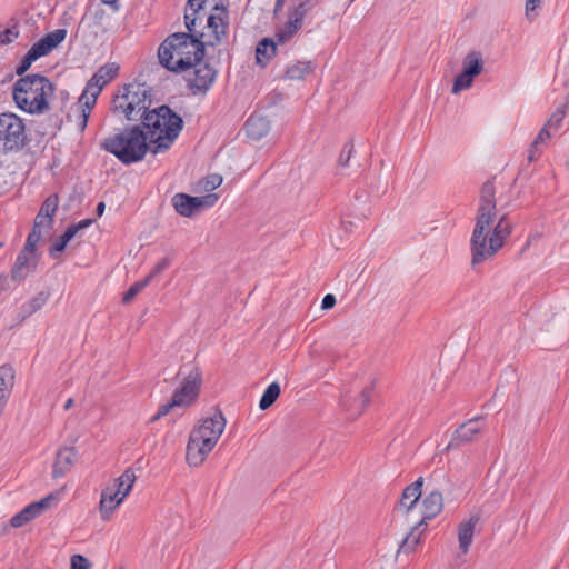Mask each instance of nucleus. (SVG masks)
<instances>
[{
    "mask_svg": "<svg viewBox=\"0 0 569 569\" xmlns=\"http://www.w3.org/2000/svg\"><path fill=\"white\" fill-rule=\"evenodd\" d=\"M204 34L176 32L158 50L159 62L169 71L180 73L200 62L204 57Z\"/></svg>",
    "mask_w": 569,
    "mask_h": 569,
    "instance_id": "f257e3e1",
    "label": "nucleus"
},
{
    "mask_svg": "<svg viewBox=\"0 0 569 569\" xmlns=\"http://www.w3.org/2000/svg\"><path fill=\"white\" fill-rule=\"evenodd\" d=\"M141 124L153 144V154L167 151L183 129L182 118L167 104L147 112Z\"/></svg>",
    "mask_w": 569,
    "mask_h": 569,
    "instance_id": "f03ea898",
    "label": "nucleus"
},
{
    "mask_svg": "<svg viewBox=\"0 0 569 569\" xmlns=\"http://www.w3.org/2000/svg\"><path fill=\"white\" fill-rule=\"evenodd\" d=\"M142 124H133L104 138L100 141L101 150L113 154L123 164H131L141 161L150 150Z\"/></svg>",
    "mask_w": 569,
    "mask_h": 569,
    "instance_id": "7ed1b4c3",
    "label": "nucleus"
},
{
    "mask_svg": "<svg viewBox=\"0 0 569 569\" xmlns=\"http://www.w3.org/2000/svg\"><path fill=\"white\" fill-rule=\"evenodd\" d=\"M226 428V418L221 410L212 417L204 418L194 427L189 436L186 460L190 467H199L212 451Z\"/></svg>",
    "mask_w": 569,
    "mask_h": 569,
    "instance_id": "20e7f679",
    "label": "nucleus"
},
{
    "mask_svg": "<svg viewBox=\"0 0 569 569\" xmlns=\"http://www.w3.org/2000/svg\"><path fill=\"white\" fill-rule=\"evenodd\" d=\"M54 84L39 73L19 78L13 84L12 96L19 109L30 114H41L49 109L48 99L53 96Z\"/></svg>",
    "mask_w": 569,
    "mask_h": 569,
    "instance_id": "39448f33",
    "label": "nucleus"
},
{
    "mask_svg": "<svg viewBox=\"0 0 569 569\" xmlns=\"http://www.w3.org/2000/svg\"><path fill=\"white\" fill-rule=\"evenodd\" d=\"M496 218L488 219L487 224L483 223L480 234L477 232V223L475 224L470 239L471 247V264H480L492 258L503 247L505 240L512 232V223L508 214H502L497 224L492 228Z\"/></svg>",
    "mask_w": 569,
    "mask_h": 569,
    "instance_id": "423d86ee",
    "label": "nucleus"
},
{
    "mask_svg": "<svg viewBox=\"0 0 569 569\" xmlns=\"http://www.w3.org/2000/svg\"><path fill=\"white\" fill-rule=\"evenodd\" d=\"M152 88L147 83L133 81L121 86L111 101L113 114L128 121L143 123V117L151 111Z\"/></svg>",
    "mask_w": 569,
    "mask_h": 569,
    "instance_id": "0eeeda50",
    "label": "nucleus"
},
{
    "mask_svg": "<svg viewBox=\"0 0 569 569\" xmlns=\"http://www.w3.org/2000/svg\"><path fill=\"white\" fill-rule=\"evenodd\" d=\"M27 134L24 123L14 113L0 114V153L17 151L24 147Z\"/></svg>",
    "mask_w": 569,
    "mask_h": 569,
    "instance_id": "6e6552de",
    "label": "nucleus"
},
{
    "mask_svg": "<svg viewBox=\"0 0 569 569\" xmlns=\"http://www.w3.org/2000/svg\"><path fill=\"white\" fill-rule=\"evenodd\" d=\"M218 201V194L209 193L203 197H193L187 193H176L172 199V206L176 212L182 217L191 218L204 208H210Z\"/></svg>",
    "mask_w": 569,
    "mask_h": 569,
    "instance_id": "1a4fd4ad",
    "label": "nucleus"
},
{
    "mask_svg": "<svg viewBox=\"0 0 569 569\" xmlns=\"http://www.w3.org/2000/svg\"><path fill=\"white\" fill-rule=\"evenodd\" d=\"M483 59L479 51H470L462 60V71L455 78L452 93L469 89L477 76L483 71Z\"/></svg>",
    "mask_w": 569,
    "mask_h": 569,
    "instance_id": "9d476101",
    "label": "nucleus"
},
{
    "mask_svg": "<svg viewBox=\"0 0 569 569\" xmlns=\"http://www.w3.org/2000/svg\"><path fill=\"white\" fill-rule=\"evenodd\" d=\"M217 3V0H188L184 24L188 32L196 34H203V22L207 23V17L210 16V4Z\"/></svg>",
    "mask_w": 569,
    "mask_h": 569,
    "instance_id": "9b49d317",
    "label": "nucleus"
},
{
    "mask_svg": "<svg viewBox=\"0 0 569 569\" xmlns=\"http://www.w3.org/2000/svg\"><path fill=\"white\" fill-rule=\"evenodd\" d=\"M496 189L492 180H487L480 189V202L477 210L476 222L477 232L480 234L483 223L487 224L488 219L496 218L497 202Z\"/></svg>",
    "mask_w": 569,
    "mask_h": 569,
    "instance_id": "f8f14e48",
    "label": "nucleus"
},
{
    "mask_svg": "<svg viewBox=\"0 0 569 569\" xmlns=\"http://www.w3.org/2000/svg\"><path fill=\"white\" fill-rule=\"evenodd\" d=\"M201 388V373L194 368L183 379L182 385L174 391L172 398L179 401V407H189L196 401Z\"/></svg>",
    "mask_w": 569,
    "mask_h": 569,
    "instance_id": "ddd939ff",
    "label": "nucleus"
},
{
    "mask_svg": "<svg viewBox=\"0 0 569 569\" xmlns=\"http://www.w3.org/2000/svg\"><path fill=\"white\" fill-rule=\"evenodd\" d=\"M103 86L98 81H94V78H90L87 82L86 88L82 94L79 98V104L81 109L80 121L78 122V128L80 131H83L88 124V120L91 114V110L96 106L97 99L101 93Z\"/></svg>",
    "mask_w": 569,
    "mask_h": 569,
    "instance_id": "4468645a",
    "label": "nucleus"
},
{
    "mask_svg": "<svg viewBox=\"0 0 569 569\" xmlns=\"http://www.w3.org/2000/svg\"><path fill=\"white\" fill-rule=\"evenodd\" d=\"M192 68H194L193 78L188 79V88L193 93H206L213 84L217 71L202 60Z\"/></svg>",
    "mask_w": 569,
    "mask_h": 569,
    "instance_id": "2eb2a0df",
    "label": "nucleus"
},
{
    "mask_svg": "<svg viewBox=\"0 0 569 569\" xmlns=\"http://www.w3.org/2000/svg\"><path fill=\"white\" fill-rule=\"evenodd\" d=\"M482 419L480 417L472 418L467 422L461 423L452 433L451 440L449 441L446 450H451L460 447L461 445L471 442L481 429Z\"/></svg>",
    "mask_w": 569,
    "mask_h": 569,
    "instance_id": "dca6fc26",
    "label": "nucleus"
},
{
    "mask_svg": "<svg viewBox=\"0 0 569 569\" xmlns=\"http://www.w3.org/2000/svg\"><path fill=\"white\" fill-rule=\"evenodd\" d=\"M210 8L218 11L217 13H210L207 17V27L211 30L213 41H209L207 44L214 46L221 41L222 36H226L228 28V12L223 6H219V3L210 4Z\"/></svg>",
    "mask_w": 569,
    "mask_h": 569,
    "instance_id": "f3484780",
    "label": "nucleus"
},
{
    "mask_svg": "<svg viewBox=\"0 0 569 569\" xmlns=\"http://www.w3.org/2000/svg\"><path fill=\"white\" fill-rule=\"evenodd\" d=\"M77 459V451L72 447H63L58 450L53 463L52 477L60 478L71 470Z\"/></svg>",
    "mask_w": 569,
    "mask_h": 569,
    "instance_id": "a211bd4d",
    "label": "nucleus"
},
{
    "mask_svg": "<svg viewBox=\"0 0 569 569\" xmlns=\"http://www.w3.org/2000/svg\"><path fill=\"white\" fill-rule=\"evenodd\" d=\"M443 508L442 492L433 490L422 500V518L420 525L427 526V521L437 517Z\"/></svg>",
    "mask_w": 569,
    "mask_h": 569,
    "instance_id": "6ab92c4d",
    "label": "nucleus"
},
{
    "mask_svg": "<svg viewBox=\"0 0 569 569\" xmlns=\"http://www.w3.org/2000/svg\"><path fill=\"white\" fill-rule=\"evenodd\" d=\"M119 492L116 491V486H108L101 492L99 510L101 518L108 520L116 508L123 501Z\"/></svg>",
    "mask_w": 569,
    "mask_h": 569,
    "instance_id": "aec40b11",
    "label": "nucleus"
},
{
    "mask_svg": "<svg viewBox=\"0 0 569 569\" xmlns=\"http://www.w3.org/2000/svg\"><path fill=\"white\" fill-rule=\"evenodd\" d=\"M373 389L375 382L372 381L369 386L361 390L359 398L353 399L351 402L350 398L345 396L342 398L341 405L347 411H350L353 418H356L362 413L367 405L370 402L373 395Z\"/></svg>",
    "mask_w": 569,
    "mask_h": 569,
    "instance_id": "412c9836",
    "label": "nucleus"
},
{
    "mask_svg": "<svg viewBox=\"0 0 569 569\" xmlns=\"http://www.w3.org/2000/svg\"><path fill=\"white\" fill-rule=\"evenodd\" d=\"M247 136L256 141L261 140L270 131V121L259 114H251L244 123Z\"/></svg>",
    "mask_w": 569,
    "mask_h": 569,
    "instance_id": "4be33fe9",
    "label": "nucleus"
},
{
    "mask_svg": "<svg viewBox=\"0 0 569 569\" xmlns=\"http://www.w3.org/2000/svg\"><path fill=\"white\" fill-rule=\"evenodd\" d=\"M67 37L66 29H56L47 33L40 40L32 44V47L39 52L41 57L49 54L54 48H57Z\"/></svg>",
    "mask_w": 569,
    "mask_h": 569,
    "instance_id": "5701e85b",
    "label": "nucleus"
},
{
    "mask_svg": "<svg viewBox=\"0 0 569 569\" xmlns=\"http://www.w3.org/2000/svg\"><path fill=\"white\" fill-rule=\"evenodd\" d=\"M479 516H472L468 520L461 522L458 528V541L461 552L467 553L473 539L476 525Z\"/></svg>",
    "mask_w": 569,
    "mask_h": 569,
    "instance_id": "b1692460",
    "label": "nucleus"
},
{
    "mask_svg": "<svg viewBox=\"0 0 569 569\" xmlns=\"http://www.w3.org/2000/svg\"><path fill=\"white\" fill-rule=\"evenodd\" d=\"M422 485L423 478L419 477L415 482L410 483L403 489L399 500V506L401 509H405L408 512L415 507L421 497Z\"/></svg>",
    "mask_w": 569,
    "mask_h": 569,
    "instance_id": "393cba45",
    "label": "nucleus"
},
{
    "mask_svg": "<svg viewBox=\"0 0 569 569\" xmlns=\"http://www.w3.org/2000/svg\"><path fill=\"white\" fill-rule=\"evenodd\" d=\"M59 500L58 493H50L39 501L32 502L24 508V513H28L31 519L39 517L42 512L56 506Z\"/></svg>",
    "mask_w": 569,
    "mask_h": 569,
    "instance_id": "a878e982",
    "label": "nucleus"
},
{
    "mask_svg": "<svg viewBox=\"0 0 569 569\" xmlns=\"http://www.w3.org/2000/svg\"><path fill=\"white\" fill-rule=\"evenodd\" d=\"M277 44L271 38H263L258 42L256 48L257 63L264 67L270 59L276 54Z\"/></svg>",
    "mask_w": 569,
    "mask_h": 569,
    "instance_id": "bb28decb",
    "label": "nucleus"
},
{
    "mask_svg": "<svg viewBox=\"0 0 569 569\" xmlns=\"http://www.w3.org/2000/svg\"><path fill=\"white\" fill-rule=\"evenodd\" d=\"M423 525H420V521L415 525L410 532H408L406 535V537L403 538L402 542L400 543L399 546V549H398V553H410L412 551H415L417 545L420 542V537L422 535V531L423 530H420V528L422 527Z\"/></svg>",
    "mask_w": 569,
    "mask_h": 569,
    "instance_id": "cd10ccee",
    "label": "nucleus"
},
{
    "mask_svg": "<svg viewBox=\"0 0 569 569\" xmlns=\"http://www.w3.org/2000/svg\"><path fill=\"white\" fill-rule=\"evenodd\" d=\"M30 260H31V257L19 252V254L11 268L12 280L22 281L27 278V276L31 271Z\"/></svg>",
    "mask_w": 569,
    "mask_h": 569,
    "instance_id": "c85d7f7f",
    "label": "nucleus"
},
{
    "mask_svg": "<svg viewBox=\"0 0 569 569\" xmlns=\"http://www.w3.org/2000/svg\"><path fill=\"white\" fill-rule=\"evenodd\" d=\"M120 66L117 62H107L101 66L92 76L103 87L118 77Z\"/></svg>",
    "mask_w": 569,
    "mask_h": 569,
    "instance_id": "c756f323",
    "label": "nucleus"
},
{
    "mask_svg": "<svg viewBox=\"0 0 569 569\" xmlns=\"http://www.w3.org/2000/svg\"><path fill=\"white\" fill-rule=\"evenodd\" d=\"M302 27V22L298 19L293 18L292 16L288 14V21L284 23L282 28H280L276 32V38L278 42L284 43L289 39H291L298 30Z\"/></svg>",
    "mask_w": 569,
    "mask_h": 569,
    "instance_id": "7c9ffc66",
    "label": "nucleus"
},
{
    "mask_svg": "<svg viewBox=\"0 0 569 569\" xmlns=\"http://www.w3.org/2000/svg\"><path fill=\"white\" fill-rule=\"evenodd\" d=\"M136 479L134 471L129 468L114 480L112 486H116V491L126 498L130 493Z\"/></svg>",
    "mask_w": 569,
    "mask_h": 569,
    "instance_id": "2f4dec72",
    "label": "nucleus"
},
{
    "mask_svg": "<svg viewBox=\"0 0 569 569\" xmlns=\"http://www.w3.org/2000/svg\"><path fill=\"white\" fill-rule=\"evenodd\" d=\"M14 370L9 365H2L0 367V395L8 399L10 391L13 387Z\"/></svg>",
    "mask_w": 569,
    "mask_h": 569,
    "instance_id": "473e14b6",
    "label": "nucleus"
},
{
    "mask_svg": "<svg viewBox=\"0 0 569 569\" xmlns=\"http://www.w3.org/2000/svg\"><path fill=\"white\" fill-rule=\"evenodd\" d=\"M313 71L310 61H297L286 70V78L290 80H302L306 74Z\"/></svg>",
    "mask_w": 569,
    "mask_h": 569,
    "instance_id": "72a5a7b5",
    "label": "nucleus"
},
{
    "mask_svg": "<svg viewBox=\"0 0 569 569\" xmlns=\"http://www.w3.org/2000/svg\"><path fill=\"white\" fill-rule=\"evenodd\" d=\"M281 392L280 385L278 382L270 383L267 389L264 390L260 401H259V408L261 410H267L270 408L276 400L279 398Z\"/></svg>",
    "mask_w": 569,
    "mask_h": 569,
    "instance_id": "f704fd0d",
    "label": "nucleus"
},
{
    "mask_svg": "<svg viewBox=\"0 0 569 569\" xmlns=\"http://www.w3.org/2000/svg\"><path fill=\"white\" fill-rule=\"evenodd\" d=\"M318 4V0H298L288 14L303 22L305 17Z\"/></svg>",
    "mask_w": 569,
    "mask_h": 569,
    "instance_id": "c9c22d12",
    "label": "nucleus"
},
{
    "mask_svg": "<svg viewBox=\"0 0 569 569\" xmlns=\"http://www.w3.org/2000/svg\"><path fill=\"white\" fill-rule=\"evenodd\" d=\"M59 198L58 194H50L41 204L40 212L47 217V227L53 223V216L58 209Z\"/></svg>",
    "mask_w": 569,
    "mask_h": 569,
    "instance_id": "e433bc0d",
    "label": "nucleus"
},
{
    "mask_svg": "<svg viewBox=\"0 0 569 569\" xmlns=\"http://www.w3.org/2000/svg\"><path fill=\"white\" fill-rule=\"evenodd\" d=\"M41 58L39 52L31 46V48L28 50V52L23 56V58L20 60L16 68V73L18 76L24 77L23 74L30 69L31 64Z\"/></svg>",
    "mask_w": 569,
    "mask_h": 569,
    "instance_id": "4c0bfd02",
    "label": "nucleus"
},
{
    "mask_svg": "<svg viewBox=\"0 0 569 569\" xmlns=\"http://www.w3.org/2000/svg\"><path fill=\"white\" fill-rule=\"evenodd\" d=\"M550 131H549V128L547 126H545L540 132L538 133V136L536 137V139L532 141L531 146H530V150H529V156H528V159L529 161H535L539 154H540V151L538 150V146L540 143H543L546 140H548L550 138Z\"/></svg>",
    "mask_w": 569,
    "mask_h": 569,
    "instance_id": "58836bf2",
    "label": "nucleus"
},
{
    "mask_svg": "<svg viewBox=\"0 0 569 569\" xmlns=\"http://www.w3.org/2000/svg\"><path fill=\"white\" fill-rule=\"evenodd\" d=\"M48 298V292L40 291L36 297H33L23 306L24 312L29 316L37 312L46 305Z\"/></svg>",
    "mask_w": 569,
    "mask_h": 569,
    "instance_id": "ea45409f",
    "label": "nucleus"
},
{
    "mask_svg": "<svg viewBox=\"0 0 569 569\" xmlns=\"http://www.w3.org/2000/svg\"><path fill=\"white\" fill-rule=\"evenodd\" d=\"M73 237L72 231L67 228V230L60 236L59 240L49 249L50 256L57 258L59 253L66 250L69 241Z\"/></svg>",
    "mask_w": 569,
    "mask_h": 569,
    "instance_id": "a19ab883",
    "label": "nucleus"
},
{
    "mask_svg": "<svg viewBox=\"0 0 569 569\" xmlns=\"http://www.w3.org/2000/svg\"><path fill=\"white\" fill-rule=\"evenodd\" d=\"M149 283H150L149 279H147L146 277L142 280L132 283L129 287V289L124 292V295L122 297V302L123 303L131 302L134 299V297L138 293H140Z\"/></svg>",
    "mask_w": 569,
    "mask_h": 569,
    "instance_id": "79ce46f5",
    "label": "nucleus"
},
{
    "mask_svg": "<svg viewBox=\"0 0 569 569\" xmlns=\"http://www.w3.org/2000/svg\"><path fill=\"white\" fill-rule=\"evenodd\" d=\"M355 151L353 143L351 141L347 142L339 156L338 163L340 167L346 168L349 166V160Z\"/></svg>",
    "mask_w": 569,
    "mask_h": 569,
    "instance_id": "37998d69",
    "label": "nucleus"
},
{
    "mask_svg": "<svg viewBox=\"0 0 569 569\" xmlns=\"http://www.w3.org/2000/svg\"><path fill=\"white\" fill-rule=\"evenodd\" d=\"M19 36V31L17 26H12L11 28H7L4 30H0V43L9 44L13 42Z\"/></svg>",
    "mask_w": 569,
    "mask_h": 569,
    "instance_id": "c03bdc74",
    "label": "nucleus"
},
{
    "mask_svg": "<svg viewBox=\"0 0 569 569\" xmlns=\"http://www.w3.org/2000/svg\"><path fill=\"white\" fill-rule=\"evenodd\" d=\"M565 116V109L560 107L551 114L550 119L545 126H547L549 129L557 130L560 127Z\"/></svg>",
    "mask_w": 569,
    "mask_h": 569,
    "instance_id": "a18cd8bd",
    "label": "nucleus"
},
{
    "mask_svg": "<svg viewBox=\"0 0 569 569\" xmlns=\"http://www.w3.org/2000/svg\"><path fill=\"white\" fill-rule=\"evenodd\" d=\"M178 403H179V401L174 400L172 398L171 401H169L164 405H161L159 407L157 413L151 417L150 422H154V421L159 420L160 418L164 417L166 415H168L172 408L179 407Z\"/></svg>",
    "mask_w": 569,
    "mask_h": 569,
    "instance_id": "49530a36",
    "label": "nucleus"
},
{
    "mask_svg": "<svg viewBox=\"0 0 569 569\" xmlns=\"http://www.w3.org/2000/svg\"><path fill=\"white\" fill-rule=\"evenodd\" d=\"M170 264V259L164 257L162 258L153 268L152 270L149 272V274L146 276L147 279H149V282H151V280L157 277L158 274H160L164 269H167Z\"/></svg>",
    "mask_w": 569,
    "mask_h": 569,
    "instance_id": "de8ad7c7",
    "label": "nucleus"
},
{
    "mask_svg": "<svg viewBox=\"0 0 569 569\" xmlns=\"http://www.w3.org/2000/svg\"><path fill=\"white\" fill-rule=\"evenodd\" d=\"M91 563L82 555H73L71 557V569H90Z\"/></svg>",
    "mask_w": 569,
    "mask_h": 569,
    "instance_id": "09e8293b",
    "label": "nucleus"
},
{
    "mask_svg": "<svg viewBox=\"0 0 569 569\" xmlns=\"http://www.w3.org/2000/svg\"><path fill=\"white\" fill-rule=\"evenodd\" d=\"M31 520L32 519L30 518V516L28 513H24V508H23L20 512H18L10 519V523L12 527L19 528Z\"/></svg>",
    "mask_w": 569,
    "mask_h": 569,
    "instance_id": "8fccbe9b",
    "label": "nucleus"
},
{
    "mask_svg": "<svg viewBox=\"0 0 569 569\" xmlns=\"http://www.w3.org/2000/svg\"><path fill=\"white\" fill-rule=\"evenodd\" d=\"M222 183V177L219 174H211L206 179L204 189L212 191L220 187Z\"/></svg>",
    "mask_w": 569,
    "mask_h": 569,
    "instance_id": "3c124183",
    "label": "nucleus"
},
{
    "mask_svg": "<svg viewBox=\"0 0 569 569\" xmlns=\"http://www.w3.org/2000/svg\"><path fill=\"white\" fill-rule=\"evenodd\" d=\"M93 219H84L79 221L78 223H73L68 227L69 230L72 231V234L76 236L80 230H83L90 227L93 223Z\"/></svg>",
    "mask_w": 569,
    "mask_h": 569,
    "instance_id": "603ef678",
    "label": "nucleus"
},
{
    "mask_svg": "<svg viewBox=\"0 0 569 569\" xmlns=\"http://www.w3.org/2000/svg\"><path fill=\"white\" fill-rule=\"evenodd\" d=\"M335 305H336V297L331 293L326 295L321 301V308L323 310H329V309L333 308Z\"/></svg>",
    "mask_w": 569,
    "mask_h": 569,
    "instance_id": "864d4df0",
    "label": "nucleus"
},
{
    "mask_svg": "<svg viewBox=\"0 0 569 569\" xmlns=\"http://www.w3.org/2000/svg\"><path fill=\"white\" fill-rule=\"evenodd\" d=\"M37 243L26 240L23 249L20 251V253H24L26 256L33 257L36 251Z\"/></svg>",
    "mask_w": 569,
    "mask_h": 569,
    "instance_id": "5fc2aeb1",
    "label": "nucleus"
},
{
    "mask_svg": "<svg viewBox=\"0 0 569 569\" xmlns=\"http://www.w3.org/2000/svg\"><path fill=\"white\" fill-rule=\"evenodd\" d=\"M41 230L38 228H33L27 237V240L38 243L41 240Z\"/></svg>",
    "mask_w": 569,
    "mask_h": 569,
    "instance_id": "6e6d98bb",
    "label": "nucleus"
},
{
    "mask_svg": "<svg viewBox=\"0 0 569 569\" xmlns=\"http://www.w3.org/2000/svg\"><path fill=\"white\" fill-rule=\"evenodd\" d=\"M43 226H47V217L39 211L34 219L33 228L40 229Z\"/></svg>",
    "mask_w": 569,
    "mask_h": 569,
    "instance_id": "4d7b16f0",
    "label": "nucleus"
},
{
    "mask_svg": "<svg viewBox=\"0 0 569 569\" xmlns=\"http://www.w3.org/2000/svg\"><path fill=\"white\" fill-rule=\"evenodd\" d=\"M540 4V0H526V16L529 17L530 11H533Z\"/></svg>",
    "mask_w": 569,
    "mask_h": 569,
    "instance_id": "13d9d810",
    "label": "nucleus"
},
{
    "mask_svg": "<svg viewBox=\"0 0 569 569\" xmlns=\"http://www.w3.org/2000/svg\"><path fill=\"white\" fill-rule=\"evenodd\" d=\"M8 289V278L0 276V296Z\"/></svg>",
    "mask_w": 569,
    "mask_h": 569,
    "instance_id": "bf43d9fd",
    "label": "nucleus"
},
{
    "mask_svg": "<svg viewBox=\"0 0 569 569\" xmlns=\"http://www.w3.org/2000/svg\"><path fill=\"white\" fill-rule=\"evenodd\" d=\"M104 209H106V204H104V202H102V201H101V202H99V203L97 204V208H96L97 216H98V217H101V216L103 214V212H104Z\"/></svg>",
    "mask_w": 569,
    "mask_h": 569,
    "instance_id": "052dcab7",
    "label": "nucleus"
},
{
    "mask_svg": "<svg viewBox=\"0 0 569 569\" xmlns=\"http://www.w3.org/2000/svg\"><path fill=\"white\" fill-rule=\"evenodd\" d=\"M284 4V0H276L274 3V13L279 12Z\"/></svg>",
    "mask_w": 569,
    "mask_h": 569,
    "instance_id": "680f3d73",
    "label": "nucleus"
},
{
    "mask_svg": "<svg viewBox=\"0 0 569 569\" xmlns=\"http://www.w3.org/2000/svg\"><path fill=\"white\" fill-rule=\"evenodd\" d=\"M6 403H7V399L3 398V395H0V415H2Z\"/></svg>",
    "mask_w": 569,
    "mask_h": 569,
    "instance_id": "e2e57ef3",
    "label": "nucleus"
},
{
    "mask_svg": "<svg viewBox=\"0 0 569 569\" xmlns=\"http://www.w3.org/2000/svg\"><path fill=\"white\" fill-rule=\"evenodd\" d=\"M72 406H73V399H72V398H69V399L66 401V403H64L63 408H64V410H69Z\"/></svg>",
    "mask_w": 569,
    "mask_h": 569,
    "instance_id": "0e129e2a",
    "label": "nucleus"
},
{
    "mask_svg": "<svg viewBox=\"0 0 569 569\" xmlns=\"http://www.w3.org/2000/svg\"><path fill=\"white\" fill-rule=\"evenodd\" d=\"M104 4H108V6H111V7H116L117 8V2L119 0H101Z\"/></svg>",
    "mask_w": 569,
    "mask_h": 569,
    "instance_id": "69168bd1",
    "label": "nucleus"
},
{
    "mask_svg": "<svg viewBox=\"0 0 569 569\" xmlns=\"http://www.w3.org/2000/svg\"><path fill=\"white\" fill-rule=\"evenodd\" d=\"M119 569H124V568H122V567H121V568H119Z\"/></svg>",
    "mask_w": 569,
    "mask_h": 569,
    "instance_id": "338daca9",
    "label": "nucleus"
}]
</instances>
